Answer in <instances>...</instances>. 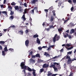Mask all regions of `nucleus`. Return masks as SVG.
Instances as JSON below:
<instances>
[{"mask_svg":"<svg viewBox=\"0 0 76 76\" xmlns=\"http://www.w3.org/2000/svg\"><path fill=\"white\" fill-rule=\"evenodd\" d=\"M14 18V16H13V15H12L10 17L9 19H10V20H13Z\"/></svg>","mask_w":76,"mask_h":76,"instance_id":"22","label":"nucleus"},{"mask_svg":"<svg viewBox=\"0 0 76 76\" xmlns=\"http://www.w3.org/2000/svg\"><path fill=\"white\" fill-rule=\"evenodd\" d=\"M38 37V35L35 34L34 35L33 38H37V37Z\"/></svg>","mask_w":76,"mask_h":76,"instance_id":"33","label":"nucleus"},{"mask_svg":"<svg viewBox=\"0 0 76 76\" xmlns=\"http://www.w3.org/2000/svg\"><path fill=\"white\" fill-rule=\"evenodd\" d=\"M74 60H76V58H74L72 59V61H73Z\"/></svg>","mask_w":76,"mask_h":76,"instance_id":"55","label":"nucleus"},{"mask_svg":"<svg viewBox=\"0 0 76 76\" xmlns=\"http://www.w3.org/2000/svg\"><path fill=\"white\" fill-rule=\"evenodd\" d=\"M31 61H32L33 62H34V63H35V60H33V59L31 58L30 59Z\"/></svg>","mask_w":76,"mask_h":76,"instance_id":"48","label":"nucleus"},{"mask_svg":"<svg viewBox=\"0 0 76 76\" xmlns=\"http://www.w3.org/2000/svg\"><path fill=\"white\" fill-rule=\"evenodd\" d=\"M63 50H64V49H63L62 48L60 50V52H63Z\"/></svg>","mask_w":76,"mask_h":76,"instance_id":"61","label":"nucleus"},{"mask_svg":"<svg viewBox=\"0 0 76 76\" xmlns=\"http://www.w3.org/2000/svg\"><path fill=\"white\" fill-rule=\"evenodd\" d=\"M66 46H67V47H70V46H71V44H66Z\"/></svg>","mask_w":76,"mask_h":76,"instance_id":"38","label":"nucleus"},{"mask_svg":"<svg viewBox=\"0 0 76 76\" xmlns=\"http://www.w3.org/2000/svg\"><path fill=\"white\" fill-rule=\"evenodd\" d=\"M55 67V65H52L50 66V68L53 67V68H54Z\"/></svg>","mask_w":76,"mask_h":76,"instance_id":"35","label":"nucleus"},{"mask_svg":"<svg viewBox=\"0 0 76 76\" xmlns=\"http://www.w3.org/2000/svg\"><path fill=\"white\" fill-rule=\"evenodd\" d=\"M49 27L50 29H51V28H54V26H53V25H52V26H49Z\"/></svg>","mask_w":76,"mask_h":76,"instance_id":"43","label":"nucleus"},{"mask_svg":"<svg viewBox=\"0 0 76 76\" xmlns=\"http://www.w3.org/2000/svg\"><path fill=\"white\" fill-rule=\"evenodd\" d=\"M20 66L21 67V69H25L26 68V66H25V63L24 62H23L21 63Z\"/></svg>","mask_w":76,"mask_h":76,"instance_id":"3","label":"nucleus"},{"mask_svg":"<svg viewBox=\"0 0 76 76\" xmlns=\"http://www.w3.org/2000/svg\"><path fill=\"white\" fill-rule=\"evenodd\" d=\"M29 20H30V21L31 22H32V18H31V17H30Z\"/></svg>","mask_w":76,"mask_h":76,"instance_id":"62","label":"nucleus"},{"mask_svg":"<svg viewBox=\"0 0 76 76\" xmlns=\"http://www.w3.org/2000/svg\"><path fill=\"white\" fill-rule=\"evenodd\" d=\"M73 2L74 3H76V0H73Z\"/></svg>","mask_w":76,"mask_h":76,"instance_id":"58","label":"nucleus"},{"mask_svg":"<svg viewBox=\"0 0 76 76\" xmlns=\"http://www.w3.org/2000/svg\"><path fill=\"white\" fill-rule=\"evenodd\" d=\"M49 9L50 10H53V6L50 7L49 8Z\"/></svg>","mask_w":76,"mask_h":76,"instance_id":"39","label":"nucleus"},{"mask_svg":"<svg viewBox=\"0 0 76 76\" xmlns=\"http://www.w3.org/2000/svg\"><path fill=\"white\" fill-rule=\"evenodd\" d=\"M15 9L16 10H18V11H19V7L18 6H15Z\"/></svg>","mask_w":76,"mask_h":76,"instance_id":"17","label":"nucleus"},{"mask_svg":"<svg viewBox=\"0 0 76 76\" xmlns=\"http://www.w3.org/2000/svg\"><path fill=\"white\" fill-rule=\"evenodd\" d=\"M27 70L29 71V72H32V69H31L28 66Z\"/></svg>","mask_w":76,"mask_h":76,"instance_id":"26","label":"nucleus"},{"mask_svg":"<svg viewBox=\"0 0 76 76\" xmlns=\"http://www.w3.org/2000/svg\"><path fill=\"white\" fill-rule=\"evenodd\" d=\"M4 51H6V52H7L8 51V50L7 49V47H5L4 48Z\"/></svg>","mask_w":76,"mask_h":76,"instance_id":"23","label":"nucleus"},{"mask_svg":"<svg viewBox=\"0 0 76 76\" xmlns=\"http://www.w3.org/2000/svg\"><path fill=\"white\" fill-rule=\"evenodd\" d=\"M25 32H26V34H28V32H29V30H28V29H26V30Z\"/></svg>","mask_w":76,"mask_h":76,"instance_id":"41","label":"nucleus"},{"mask_svg":"<svg viewBox=\"0 0 76 76\" xmlns=\"http://www.w3.org/2000/svg\"><path fill=\"white\" fill-rule=\"evenodd\" d=\"M5 52H6V51H4V50H3L2 51V56H6Z\"/></svg>","mask_w":76,"mask_h":76,"instance_id":"18","label":"nucleus"},{"mask_svg":"<svg viewBox=\"0 0 76 76\" xmlns=\"http://www.w3.org/2000/svg\"><path fill=\"white\" fill-rule=\"evenodd\" d=\"M29 43V41L27 39L25 42V45L26 47H28Z\"/></svg>","mask_w":76,"mask_h":76,"instance_id":"6","label":"nucleus"},{"mask_svg":"<svg viewBox=\"0 0 76 76\" xmlns=\"http://www.w3.org/2000/svg\"><path fill=\"white\" fill-rule=\"evenodd\" d=\"M1 13H4V14L6 15H7V11H2V12L0 11V15L1 14Z\"/></svg>","mask_w":76,"mask_h":76,"instance_id":"10","label":"nucleus"},{"mask_svg":"<svg viewBox=\"0 0 76 76\" xmlns=\"http://www.w3.org/2000/svg\"><path fill=\"white\" fill-rule=\"evenodd\" d=\"M35 57H36V55L32 56V58H35Z\"/></svg>","mask_w":76,"mask_h":76,"instance_id":"60","label":"nucleus"},{"mask_svg":"<svg viewBox=\"0 0 76 76\" xmlns=\"http://www.w3.org/2000/svg\"><path fill=\"white\" fill-rule=\"evenodd\" d=\"M67 54H71L72 53V51L70 52H67Z\"/></svg>","mask_w":76,"mask_h":76,"instance_id":"46","label":"nucleus"},{"mask_svg":"<svg viewBox=\"0 0 76 76\" xmlns=\"http://www.w3.org/2000/svg\"><path fill=\"white\" fill-rule=\"evenodd\" d=\"M4 31L5 32L7 31V29H3Z\"/></svg>","mask_w":76,"mask_h":76,"instance_id":"59","label":"nucleus"},{"mask_svg":"<svg viewBox=\"0 0 76 76\" xmlns=\"http://www.w3.org/2000/svg\"><path fill=\"white\" fill-rule=\"evenodd\" d=\"M28 9L27 8H26L24 10V11L23 12V14H26V13H28Z\"/></svg>","mask_w":76,"mask_h":76,"instance_id":"8","label":"nucleus"},{"mask_svg":"<svg viewBox=\"0 0 76 76\" xmlns=\"http://www.w3.org/2000/svg\"><path fill=\"white\" fill-rule=\"evenodd\" d=\"M34 10H38V7H35L34 8Z\"/></svg>","mask_w":76,"mask_h":76,"instance_id":"44","label":"nucleus"},{"mask_svg":"<svg viewBox=\"0 0 76 76\" xmlns=\"http://www.w3.org/2000/svg\"><path fill=\"white\" fill-rule=\"evenodd\" d=\"M57 75V74L52 75V76H56Z\"/></svg>","mask_w":76,"mask_h":76,"instance_id":"64","label":"nucleus"},{"mask_svg":"<svg viewBox=\"0 0 76 76\" xmlns=\"http://www.w3.org/2000/svg\"><path fill=\"white\" fill-rule=\"evenodd\" d=\"M31 14H34V9H33L30 12Z\"/></svg>","mask_w":76,"mask_h":76,"instance_id":"24","label":"nucleus"},{"mask_svg":"<svg viewBox=\"0 0 76 76\" xmlns=\"http://www.w3.org/2000/svg\"><path fill=\"white\" fill-rule=\"evenodd\" d=\"M53 69H54V70H57V68L56 67H54Z\"/></svg>","mask_w":76,"mask_h":76,"instance_id":"56","label":"nucleus"},{"mask_svg":"<svg viewBox=\"0 0 76 76\" xmlns=\"http://www.w3.org/2000/svg\"><path fill=\"white\" fill-rule=\"evenodd\" d=\"M23 5H24V6L26 7H27V4L26 3V2Z\"/></svg>","mask_w":76,"mask_h":76,"instance_id":"40","label":"nucleus"},{"mask_svg":"<svg viewBox=\"0 0 76 76\" xmlns=\"http://www.w3.org/2000/svg\"><path fill=\"white\" fill-rule=\"evenodd\" d=\"M56 11L55 10H53L52 11V13H53V16H56V13H55Z\"/></svg>","mask_w":76,"mask_h":76,"instance_id":"30","label":"nucleus"},{"mask_svg":"<svg viewBox=\"0 0 76 76\" xmlns=\"http://www.w3.org/2000/svg\"><path fill=\"white\" fill-rule=\"evenodd\" d=\"M63 5H64V4H63V2H61L60 1H59V2H58V6H59V7H60V6H61L62 7H63Z\"/></svg>","mask_w":76,"mask_h":76,"instance_id":"5","label":"nucleus"},{"mask_svg":"<svg viewBox=\"0 0 76 76\" xmlns=\"http://www.w3.org/2000/svg\"><path fill=\"white\" fill-rule=\"evenodd\" d=\"M13 28H15L16 26H15L14 25H12L11 26H10V27H9V28H10L12 27Z\"/></svg>","mask_w":76,"mask_h":76,"instance_id":"32","label":"nucleus"},{"mask_svg":"<svg viewBox=\"0 0 76 76\" xmlns=\"http://www.w3.org/2000/svg\"><path fill=\"white\" fill-rule=\"evenodd\" d=\"M11 5H12V6H14V5H15V3L14 2L12 3H11Z\"/></svg>","mask_w":76,"mask_h":76,"instance_id":"54","label":"nucleus"},{"mask_svg":"<svg viewBox=\"0 0 76 76\" xmlns=\"http://www.w3.org/2000/svg\"><path fill=\"white\" fill-rule=\"evenodd\" d=\"M75 30H74V29H72L71 30V31L72 32L71 33V32H70V34H72V33H74L75 32Z\"/></svg>","mask_w":76,"mask_h":76,"instance_id":"29","label":"nucleus"},{"mask_svg":"<svg viewBox=\"0 0 76 76\" xmlns=\"http://www.w3.org/2000/svg\"><path fill=\"white\" fill-rule=\"evenodd\" d=\"M18 32L20 35H23V31L20 30L18 31Z\"/></svg>","mask_w":76,"mask_h":76,"instance_id":"12","label":"nucleus"},{"mask_svg":"<svg viewBox=\"0 0 76 76\" xmlns=\"http://www.w3.org/2000/svg\"><path fill=\"white\" fill-rule=\"evenodd\" d=\"M44 70V68H42L40 69V72L41 73L43 72Z\"/></svg>","mask_w":76,"mask_h":76,"instance_id":"34","label":"nucleus"},{"mask_svg":"<svg viewBox=\"0 0 76 76\" xmlns=\"http://www.w3.org/2000/svg\"><path fill=\"white\" fill-rule=\"evenodd\" d=\"M9 50L11 51V52H13V51H14V50L13 49L10 48L9 49Z\"/></svg>","mask_w":76,"mask_h":76,"instance_id":"36","label":"nucleus"},{"mask_svg":"<svg viewBox=\"0 0 76 76\" xmlns=\"http://www.w3.org/2000/svg\"><path fill=\"white\" fill-rule=\"evenodd\" d=\"M53 20H54V17L53 16H51V18L50 19V21L51 22H52L53 21Z\"/></svg>","mask_w":76,"mask_h":76,"instance_id":"16","label":"nucleus"},{"mask_svg":"<svg viewBox=\"0 0 76 76\" xmlns=\"http://www.w3.org/2000/svg\"><path fill=\"white\" fill-rule=\"evenodd\" d=\"M49 66V65L46 64H44L42 66L43 68H47Z\"/></svg>","mask_w":76,"mask_h":76,"instance_id":"7","label":"nucleus"},{"mask_svg":"<svg viewBox=\"0 0 76 76\" xmlns=\"http://www.w3.org/2000/svg\"><path fill=\"white\" fill-rule=\"evenodd\" d=\"M54 64H56L57 66H58V65H59V64L56 62L54 63Z\"/></svg>","mask_w":76,"mask_h":76,"instance_id":"50","label":"nucleus"},{"mask_svg":"<svg viewBox=\"0 0 76 76\" xmlns=\"http://www.w3.org/2000/svg\"><path fill=\"white\" fill-rule=\"evenodd\" d=\"M38 0H32L31 1V4H35L36 2H38Z\"/></svg>","mask_w":76,"mask_h":76,"instance_id":"4","label":"nucleus"},{"mask_svg":"<svg viewBox=\"0 0 76 76\" xmlns=\"http://www.w3.org/2000/svg\"><path fill=\"white\" fill-rule=\"evenodd\" d=\"M22 18H23V21H25V20H26V19L25 18V14H24L23 16L22 17Z\"/></svg>","mask_w":76,"mask_h":76,"instance_id":"13","label":"nucleus"},{"mask_svg":"<svg viewBox=\"0 0 76 76\" xmlns=\"http://www.w3.org/2000/svg\"><path fill=\"white\" fill-rule=\"evenodd\" d=\"M74 9V7L73 6H72L71 8V12H72V11Z\"/></svg>","mask_w":76,"mask_h":76,"instance_id":"45","label":"nucleus"},{"mask_svg":"<svg viewBox=\"0 0 76 76\" xmlns=\"http://www.w3.org/2000/svg\"><path fill=\"white\" fill-rule=\"evenodd\" d=\"M68 38H69V39H71V38H72V36H71V35H69L68 34Z\"/></svg>","mask_w":76,"mask_h":76,"instance_id":"47","label":"nucleus"},{"mask_svg":"<svg viewBox=\"0 0 76 76\" xmlns=\"http://www.w3.org/2000/svg\"><path fill=\"white\" fill-rule=\"evenodd\" d=\"M44 56H45L46 57L48 56V57H50V55L47 52H45V53L44 54Z\"/></svg>","mask_w":76,"mask_h":76,"instance_id":"15","label":"nucleus"},{"mask_svg":"<svg viewBox=\"0 0 76 76\" xmlns=\"http://www.w3.org/2000/svg\"><path fill=\"white\" fill-rule=\"evenodd\" d=\"M0 50H2V46L0 45Z\"/></svg>","mask_w":76,"mask_h":76,"instance_id":"63","label":"nucleus"},{"mask_svg":"<svg viewBox=\"0 0 76 76\" xmlns=\"http://www.w3.org/2000/svg\"><path fill=\"white\" fill-rule=\"evenodd\" d=\"M10 15H13L14 14V12H13V11L11 10H10Z\"/></svg>","mask_w":76,"mask_h":76,"instance_id":"31","label":"nucleus"},{"mask_svg":"<svg viewBox=\"0 0 76 76\" xmlns=\"http://www.w3.org/2000/svg\"><path fill=\"white\" fill-rule=\"evenodd\" d=\"M5 43V42L3 41H0V44H2V45H3V44H4Z\"/></svg>","mask_w":76,"mask_h":76,"instance_id":"27","label":"nucleus"},{"mask_svg":"<svg viewBox=\"0 0 76 76\" xmlns=\"http://www.w3.org/2000/svg\"><path fill=\"white\" fill-rule=\"evenodd\" d=\"M57 36V34H56L55 35L53 38V41L54 43H55L56 41H58L59 39H60V36Z\"/></svg>","mask_w":76,"mask_h":76,"instance_id":"1","label":"nucleus"},{"mask_svg":"<svg viewBox=\"0 0 76 76\" xmlns=\"http://www.w3.org/2000/svg\"><path fill=\"white\" fill-rule=\"evenodd\" d=\"M54 45H51V46H50V48H53L54 47Z\"/></svg>","mask_w":76,"mask_h":76,"instance_id":"57","label":"nucleus"},{"mask_svg":"<svg viewBox=\"0 0 76 76\" xmlns=\"http://www.w3.org/2000/svg\"><path fill=\"white\" fill-rule=\"evenodd\" d=\"M23 9H19L18 10L19 12L21 13V12H23Z\"/></svg>","mask_w":76,"mask_h":76,"instance_id":"25","label":"nucleus"},{"mask_svg":"<svg viewBox=\"0 0 76 76\" xmlns=\"http://www.w3.org/2000/svg\"><path fill=\"white\" fill-rule=\"evenodd\" d=\"M48 74L47 76H51L52 75V73H51L50 71H49L48 72Z\"/></svg>","mask_w":76,"mask_h":76,"instance_id":"14","label":"nucleus"},{"mask_svg":"<svg viewBox=\"0 0 76 76\" xmlns=\"http://www.w3.org/2000/svg\"><path fill=\"white\" fill-rule=\"evenodd\" d=\"M73 48V47L72 46L70 48H69L67 49V50H71L72 48Z\"/></svg>","mask_w":76,"mask_h":76,"instance_id":"37","label":"nucleus"},{"mask_svg":"<svg viewBox=\"0 0 76 76\" xmlns=\"http://www.w3.org/2000/svg\"><path fill=\"white\" fill-rule=\"evenodd\" d=\"M8 8H10V9L12 10V7H11V6H8Z\"/></svg>","mask_w":76,"mask_h":76,"instance_id":"51","label":"nucleus"},{"mask_svg":"<svg viewBox=\"0 0 76 76\" xmlns=\"http://www.w3.org/2000/svg\"><path fill=\"white\" fill-rule=\"evenodd\" d=\"M43 62V60H41V59H39L38 61V62L39 63H42Z\"/></svg>","mask_w":76,"mask_h":76,"instance_id":"21","label":"nucleus"},{"mask_svg":"<svg viewBox=\"0 0 76 76\" xmlns=\"http://www.w3.org/2000/svg\"><path fill=\"white\" fill-rule=\"evenodd\" d=\"M36 57L40 58V55L39 54L37 53L36 55Z\"/></svg>","mask_w":76,"mask_h":76,"instance_id":"28","label":"nucleus"},{"mask_svg":"<svg viewBox=\"0 0 76 76\" xmlns=\"http://www.w3.org/2000/svg\"><path fill=\"white\" fill-rule=\"evenodd\" d=\"M62 30H63V29L62 28V27H61L60 28H59L58 29V31L60 34V35H61V31H62Z\"/></svg>","mask_w":76,"mask_h":76,"instance_id":"9","label":"nucleus"},{"mask_svg":"<svg viewBox=\"0 0 76 76\" xmlns=\"http://www.w3.org/2000/svg\"><path fill=\"white\" fill-rule=\"evenodd\" d=\"M66 59H68V61H67V63L68 64H70L72 63V60L71 59L70 56H67L66 57Z\"/></svg>","mask_w":76,"mask_h":76,"instance_id":"2","label":"nucleus"},{"mask_svg":"<svg viewBox=\"0 0 76 76\" xmlns=\"http://www.w3.org/2000/svg\"><path fill=\"white\" fill-rule=\"evenodd\" d=\"M32 54H33V52L31 51L29 53V56H31V55H32Z\"/></svg>","mask_w":76,"mask_h":76,"instance_id":"42","label":"nucleus"},{"mask_svg":"<svg viewBox=\"0 0 76 76\" xmlns=\"http://www.w3.org/2000/svg\"><path fill=\"white\" fill-rule=\"evenodd\" d=\"M37 44H41V42H40V40H39V39H38V38H37Z\"/></svg>","mask_w":76,"mask_h":76,"instance_id":"19","label":"nucleus"},{"mask_svg":"<svg viewBox=\"0 0 76 76\" xmlns=\"http://www.w3.org/2000/svg\"><path fill=\"white\" fill-rule=\"evenodd\" d=\"M42 47H39L38 48V49L39 50H42Z\"/></svg>","mask_w":76,"mask_h":76,"instance_id":"49","label":"nucleus"},{"mask_svg":"<svg viewBox=\"0 0 76 76\" xmlns=\"http://www.w3.org/2000/svg\"><path fill=\"white\" fill-rule=\"evenodd\" d=\"M44 11H45L46 12V14L47 13V12H48V10L47 9H45L44 10Z\"/></svg>","mask_w":76,"mask_h":76,"instance_id":"53","label":"nucleus"},{"mask_svg":"<svg viewBox=\"0 0 76 76\" xmlns=\"http://www.w3.org/2000/svg\"><path fill=\"white\" fill-rule=\"evenodd\" d=\"M63 34L64 38H67V37H68L69 35V34H68V33H66L64 34V33H63Z\"/></svg>","mask_w":76,"mask_h":76,"instance_id":"11","label":"nucleus"},{"mask_svg":"<svg viewBox=\"0 0 76 76\" xmlns=\"http://www.w3.org/2000/svg\"><path fill=\"white\" fill-rule=\"evenodd\" d=\"M26 69H27V68L23 69H24L23 70V72L24 74H26Z\"/></svg>","mask_w":76,"mask_h":76,"instance_id":"20","label":"nucleus"},{"mask_svg":"<svg viewBox=\"0 0 76 76\" xmlns=\"http://www.w3.org/2000/svg\"><path fill=\"white\" fill-rule=\"evenodd\" d=\"M68 1L69 3H72V0H69Z\"/></svg>","mask_w":76,"mask_h":76,"instance_id":"52","label":"nucleus"}]
</instances>
